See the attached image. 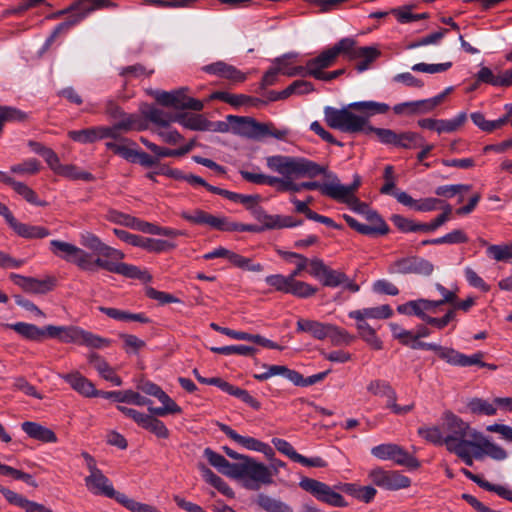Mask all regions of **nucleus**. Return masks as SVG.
Here are the masks:
<instances>
[{
	"label": "nucleus",
	"mask_w": 512,
	"mask_h": 512,
	"mask_svg": "<svg viewBox=\"0 0 512 512\" xmlns=\"http://www.w3.org/2000/svg\"><path fill=\"white\" fill-rule=\"evenodd\" d=\"M390 107L386 103L376 101L352 102L347 107L337 109L327 106L324 109V117L327 125L332 129L344 133H359L365 135L373 133L368 128H375L369 124V118L379 114H385Z\"/></svg>",
	"instance_id": "f257e3e1"
},
{
	"label": "nucleus",
	"mask_w": 512,
	"mask_h": 512,
	"mask_svg": "<svg viewBox=\"0 0 512 512\" xmlns=\"http://www.w3.org/2000/svg\"><path fill=\"white\" fill-rule=\"evenodd\" d=\"M80 243L98 255L95 260H92L94 270L98 267L130 279H138L144 283L152 280V276L147 270H141L135 265L121 262L125 258V254L118 249L106 245L95 234L91 232L81 234Z\"/></svg>",
	"instance_id": "f03ea898"
},
{
	"label": "nucleus",
	"mask_w": 512,
	"mask_h": 512,
	"mask_svg": "<svg viewBox=\"0 0 512 512\" xmlns=\"http://www.w3.org/2000/svg\"><path fill=\"white\" fill-rule=\"evenodd\" d=\"M266 165L270 170L286 178L291 176L314 178L326 172L325 167L303 157L283 155L269 156L266 158Z\"/></svg>",
	"instance_id": "7ed1b4c3"
},
{
	"label": "nucleus",
	"mask_w": 512,
	"mask_h": 512,
	"mask_svg": "<svg viewBox=\"0 0 512 512\" xmlns=\"http://www.w3.org/2000/svg\"><path fill=\"white\" fill-rule=\"evenodd\" d=\"M274 473L263 463L252 457L243 458V462H236L232 478L243 480V486L248 490L257 491L262 486L273 484Z\"/></svg>",
	"instance_id": "20e7f679"
},
{
	"label": "nucleus",
	"mask_w": 512,
	"mask_h": 512,
	"mask_svg": "<svg viewBox=\"0 0 512 512\" xmlns=\"http://www.w3.org/2000/svg\"><path fill=\"white\" fill-rule=\"evenodd\" d=\"M443 430L445 432V446L449 452L467 446V444H472V438L479 437L478 431L471 428L469 423L450 411L444 414Z\"/></svg>",
	"instance_id": "39448f33"
},
{
	"label": "nucleus",
	"mask_w": 512,
	"mask_h": 512,
	"mask_svg": "<svg viewBox=\"0 0 512 512\" xmlns=\"http://www.w3.org/2000/svg\"><path fill=\"white\" fill-rule=\"evenodd\" d=\"M50 251L55 256L77 265L82 270L94 271L92 255L76 245L61 240H52L50 241Z\"/></svg>",
	"instance_id": "423d86ee"
},
{
	"label": "nucleus",
	"mask_w": 512,
	"mask_h": 512,
	"mask_svg": "<svg viewBox=\"0 0 512 512\" xmlns=\"http://www.w3.org/2000/svg\"><path fill=\"white\" fill-rule=\"evenodd\" d=\"M435 270L434 264L417 255H410L398 258L388 266L390 274H415L423 277H429Z\"/></svg>",
	"instance_id": "0eeeda50"
},
{
	"label": "nucleus",
	"mask_w": 512,
	"mask_h": 512,
	"mask_svg": "<svg viewBox=\"0 0 512 512\" xmlns=\"http://www.w3.org/2000/svg\"><path fill=\"white\" fill-rule=\"evenodd\" d=\"M299 486L304 491L310 493L318 501H321L334 507L347 506V502L345 501L343 496L340 493L336 492L334 489H332L326 483L306 477L300 481Z\"/></svg>",
	"instance_id": "6e6552de"
},
{
	"label": "nucleus",
	"mask_w": 512,
	"mask_h": 512,
	"mask_svg": "<svg viewBox=\"0 0 512 512\" xmlns=\"http://www.w3.org/2000/svg\"><path fill=\"white\" fill-rule=\"evenodd\" d=\"M227 120L236 133L253 139L268 136V132L273 128L272 123H260L250 117L229 115Z\"/></svg>",
	"instance_id": "1a4fd4ad"
},
{
	"label": "nucleus",
	"mask_w": 512,
	"mask_h": 512,
	"mask_svg": "<svg viewBox=\"0 0 512 512\" xmlns=\"http://www.w3.org/2000/svg\"><path fill=\"white\" fill-rule=\"evenodd\" d=\"M370 480L378 487L386 490H400L408 488L411 480L398 471L375 468L369 473Z\"/></svg>",
	"instance_id": "9d476101"
},
{
	"label": "nucleus",
	"mask_w": 512,
	"mask_h": 512,
	"mask_svg": "<svg viewBox=\"0 0 512 512\" xmlns=\"http://www.w3.org/2000/svg\"><path fill=\"white\" fill-rule=\"evenodd\" d=\"M180 216L192 224L206 225L212 229L229 232L230 219L225 216H215L201 209H195L192 213L183 211Z\"/></svg>",
	"instance_id": "9b49d317"
},
{
	"label": "nucleus",
	"mask_w": 512,
	"mask_h": 512,
	"mask_svg": "<svg viewBox=\"0 0 512 512\" xmlns=\"http://www.w3.org/2000/svg\"><path fill=\"white\" fill-rule=\"evenodd\" d=\"M217 426L226 436L248 450L261 452L266 456H271L274 454L273 449L268 444L261 442L256 438L242 436L233 430L230 426L220 422L217 423Z\"/></svg>",
	"instance_id": "f8f14e48"
},
{
	"label": "nucleus",
	"mask_w": 512,
	"mask_h": 512,
	"mask_svg": "<svg viewBox=\"0 0 512 512\" xmlns=\"http://www.w3.org/2000/svg\"><path fill=\"white\" fill-rule=\"evenodd\" d=\"M83 329L78 326L47 325L48 338L58 339L62 343L81 345Z\"/></svg>",
	"instance_id": "ddd939ff"
},
{
	"label": "nucleus",
	"mask_w": 512,
	"mask_h": 512,
	"mask_svg": "<svg viewBox=\"0 0 512 512\" xmlns=\"http://www.w3.org/2000/svg\"><path fill=\"white\" fill-rule=\"evenodd\" d=\"M360 184L361 180L359 176H355L353 183L348 186L342 185L338 178L334 176L333 181L327 182V186H325V196L336 201L356 197L354 193L357 191Z\"/></svg>",
	"instance_id": "4468645a"
},
{
	"label": "nucleus",
	"mask_w": 512,
	"mask_h": 512,
	"mask_svg": "<svg viewBox=\"0 0 512 512\" xmlns=\"http://www.w3.org/2000/svg\"><path fill=\"white\" fill-rule=\"evenodd\" d=\"M10 279L15 285L21 287L27 293L45 294L52 290L53 284L50 280H39L33 277H26L12 273Z\"/></svg>",
	"instance_id": "2eb2a0df"
},
{
	"label": "nucleus",
	"mask_w": 512,
	"mask_h": 512,
	"mask_svg": "<svg viewBox=\"0 0 512 512\" xmlns=\"http://www.w3.org/2000/svg\"><path fill=\"white\" fill-rule=\"evenodd\" d=\"M63 379L78 393L85 397H98L103 394L95 388L94 384L79 372L63 375Z\"/></svg>",
	"instance_id": "dca6fc26"
},
{
	"label": "nucleus",
	"mask_w": 512,
	"mask_h": 512,
	"mask_svg": "<svg viewBox=\"0 0 512 512\" xmlns=\"http://www.w3.org/2000/svg\"><path fill=\"white\" fill-rule=\"evenodd\" d=\"M85 485L88 490L95 495H104L106 497L115 496V490L111 482L102 471L96 474H89L85 478Z\"/></svg>",
	"instance_id": "f3484780"
},
{
	"label": "nucleus",
	"mask_w": 512,
	"mask_h": 512,
	"mask_svg": "<svg viewBox=\"0 0 512 512\" xmlns=\"http://www.w3.org/2000/svg\"><path fill=\"white\" fill-rule=\"evenodd\" d=\"M320 281L324 286L332 288L343 285L345 289L353 293L358 292L360 289L359 285L349 279V277L344 272L333 270L330 267L327 268V271Z\"/></svg>",
	"instance_id": "a211bd4d"
},
{
	"label": "nucleus",
	"mask_w": 512,
	"mask_h": 512,
	"mask_svg": "<svg viewBox=\"0 0 512 512\" xmlns=\"http://www.w3.org/2000/svg\"><path fill=\"white\" fill-rule=\"evenodd\" d=\"M88 363L99 373V375L107 381L112 382L115 386H121V378L115 374L114 369L108 362L97 353H89L87 356Z\"/></svg>",
	"instance_id": "6ab92c4d"
},
{
	"label": "nucleus",
	"mask_w": 512,
	"mask_h": 512,
	"mask_svg": "<svg viewBox=\"0 0 512 512\" xmlns=\"http://www.w3.org/2000/svg\"><path fill=\"white\" fill-rule=\"evenodd\" d=\"M0 182L11 186L16 193L21 195L27 202L36 206H45L46 202L40 201L34 190L22 182L15 181L7 173L0 171Z\"/></svg>",
	"instance_id": "aec40b11"
},
{
	"label": "nucleus",
	"mask_w": 512,
	"mask_h": 512,
	"mask_svg": "<svg viewBox=\"0 0 512 512\" xmlns=\"http://www.w3.org/2000/svg\"><path fill=\"white\" fill-rule=\"evenodd\" d=\"M5 327L15 331L23 338L30 341H42L45 337L48 338V332H46V326L40 328L34 324L26 322H17L13 324H5Z\"/></svg>",
	"instance_id": "412c9836"
},
{
	"label": "nucleus",
	"mask_w": 512,
	"mask_h": 512,
	"mask_svg": "<svg viewBox=\"0 0 512 512\" xmlns=\"http://www.w3.org/2000/svg\"><path fill=\"white\" fill-rule=\"evenodd\" d=\"M393 311L387 304L378 307H369L349 312L348 316L356 322L366 321L367 319H388Z\"/></svg>",
	"instance_id": "4be33fe9"
},
{
	"label": "nucleus",
	"mask_w": 512,
	"mask_h": 512,
	"mask_svg": "<svg viewBox=\"0 0 512 512\" xmlns=\"http://www.w3.org/2000/svg\"><path fill=\"white\" fill-rule=\"evenodd\" d=\"M461 472L468 479H470L471 481L475 482L482 489H484L486 491H489V492H494L499 497H501V498H503V499H505L507 501L512 502V490L508 489L507 487L502 486V485L492 484L489 481H487V480L483 479L482 477H480L479 475L473 474L471 471H469L466 468H462Z\"/></svg>",
	"instance_id": "5701e85b"
},
{
	"label": "nucleus",
	"mask_w": 512,
	"mask_h": 512,
	"mask_svg": "<svg viewBox=\"0 0 512 512\" xmlns=\"http://www.w3.org/2000/svg\"><path fill=\"white\" fill-rule=\"evenodd\" d=\"M101 397L103 398H112L116 402L120 403H128V404H134L137 406H145L150 405L152 401L142 395H140L138 392L132 391V390H125V391H103V394H101Z\"/></svg>",
	"instance_id": "b1692460"
},
{
	"label": "nucleus",
	"mask_w": 512,
	"mask_h": 512,
	"mask_svg": "<svg viewBox=\"0 0 512 512\" xmlns=\"http://www.w3.org/2000/svg\"><path fill=\"white\" fill-rule=\"evenodd\" d=\"M479 82L493 86L509 87L512 85V69L505 70L501 75H495L488 67H482L477 73Z\"/></svg>",
	"instance_id": "393cba45"
},
{
	"label": "nucleus",
	"mask_w": 512,
	"mask_h": 512,
	"mask_svg": "<svg viewBox=\"0 0 512 512\" xmlns=\"http://www.w3.org/2000/svg\"><path fill=\"white\" fill-rule=\"evenodd\" d=\"M174 122L194 131L211 130L212 123L200 114L188 115L187 113H175Z\"/></svg>",
	"instance_id": "a878e982"
},
{
	"label": "nucleus",
	"mask_w": 512,
	"mask_h": 512,
	"mask_svg": "<svg viewBox=\"0 0 512 512\" xmlns=\"http://www.w3.org/2000/svg\"><path fill=\"white\" fill-rule=\"evenodd\" d=\"M21 428L30 438L45 443H55L57 441L56 434L51 429L46 428L36 422H23Z\"/></svg>",
	"instance_id": "bb28decb"
},
{
	"label": "nucleus",
	"mask_w": 512,
	"mask_h": 512,
	"mask_svg": "<svg viewBox=\"0 0 512 512\" xmlns=\"http://www.w3.org/2000/svg\"><path fill=\"white\" fill-rule=\"evenodd\" d=\"M329 323H322L316 320L299 319L297 321V331L309 333L318 340H324L328 337Z\"/></svg>",
	"instance_id": "cd10ccee"
},
{
	"label": "nucleus",
	"mask_w": 512,
	"mask_h": 512,
	"mask_svg": "<svg viewBox=\"0 0 512 512\" xmlns=\"http://www.w3.org/2000/svg\"><path fill=\"white\" fill-rule=\"evenodd\" d=\"M10 227L18 236L26 239H41L50 235L49 230L43 226L22 223L16 219Z\"/></svg>",
	"instance_id": "c85d7f7f"
},
{
	"label": "nucleus",
	"mask_w": 512,
	"mask_h": 512,
	"mask_svg": "<svg viewBox=\"0 0 512 512\" xmlns=\"http://www.w3.org/2000/svg\"><path fill=\"white\" fill-rule=\"evenodd\" d=\"M203 453L211 466L221 474L232 478L236 463H230L224 456L216 453L209 447L205 448Z\"/></svg>",
	"instance_id": "c756f323"
},
{
	"label": "nucleus",
	"mask_w": 512,
	"mask_h": 512,
	"mask_svg": "<svg viewBox=\"0 0 512 512\" xmlns=\"http://www.w3.org/2000/svg\"><path fill=\"white\" fill-rule=\"evenodd\" d=\"M254 502L265 512H293L290 505L266 493H259Z\"/></svg>",
	"instance_id": "7c9ffc66"
},
{
	"label": "nucleus",
	"mask_w": 512,
	"mask_h": 512,
	"mask_svg": "<svg viewBox=\"0 0 512 512\" xmlns=\"http://www.w3.org/2000/svg\"><path fill=\"white\" fill-rule=\"evenodd\" d=\"M337 56L332 48L324 50L319 56L310 59L307 62L308 73L310 76L316 77L318 72H323V69L333 65Z\"/></svg>",
	"instance_id": "2f4dec72"
},
{
	"label": "nucleus",
	"mask_w": 512,
	"mask_h": 512,
	"mask_svg": "<svg viewBox=\"0 0 512 512\" xmlns=\"http://www.w3.org/2000/svg\"><path fill=\"white\" fill-rule=\"evenodd\" d=\"M381 52L378 48L374 46H365L360 47L358 53L356 54L357 63L355 64V69L358 73H362L371 68L372 63L379 58Z\"/></svg>",
	"instance_id": "473e14b6"
},
{
	"label": "nucleus",
	"mask_w": 512,
	"mask_h": 512,
	"mask_svg": "<svg viewBox=\"0 0 512 512\" xmlns=\"http://www.w3.org/2000/svg\"><path fill=\"white\" fill-rule=\"evenodd\" d=\"M343 218L350 228L363 235H386L390 230L387 224H382L381 226L375 224H361L355 218L347 214H344Z\"/></svg>",
	"instance_id": "72a5a7b5"
},
{
	"label": "nucleus",
	"mask_w": 512,
	"mask_h": 512,
	"mask_svg": "<svg viewBox=\"0 0 512 512\" xmlns=\"http://www.w3.org/2000/svg\"><path fill=\"white\" fill-rule=\"evenodd\" d=\"M185 89L181 88L171 92L167 91H156L154 97L156 101L166 107H174L176 109H182Z\"/></svg>",
	"instance_id": "f704fd0d"
},
{
	"label": "nucleus",
	"mask_w": 512,
	"mask_h": 512,
	"mask_svg": "<svg viewBox=\"0 0 512 512\" xmlns=\"http://www.w3.org/2000/svg\"><path fill=\"white\" fill-rule=\"evenodd\" d=\"M263 368L266 369L265 372L260 374H254V378L258 381H265L273 376H283L289 381L293 383V379H295L296 370H292L284 365H263Z\"/></svg>",
	"instance_id": "c9c22d12"
},
{
	"label": "nucleus",
	"mask_w": 512,
	"mask_h": 512,
	"mask_svg": "<svg viewBox=\"0 0 512 512\" xmlns=\"http://www.w3.org/2000/svg\"><path fill=\"white\" fill-rule=\"evenodd\" d=\"M99 310L108 317L119 321H137L149 323L150 320L143 313H130L117 308L99 307Z\"/></svg>",
	"instance_id": "e433bc0d"
},
{
	"label": "nucleus",
	"mask_w": 512,
	"mask_h": 512,
	"mask_svg": "<svg viewBox=\"0 0 512 512\" xmlns=\"http://www.w3.org/2000/svg\"><path fill=\"white\" fill-rule=\"evenodd\" d=\"M368 131H373L382 144L402 149V132L387 128H368Z\"/></svg>",
	"instance_id": "4c0bfd02"
},
{
	"label": "nucleus",
	"mask_w": 512,
	"mask_h": 512,
	"mask_svg": "<svg viewBox=\"0 0 512 512\" xmlns=\"http://www.w3.org/2000/svg\"><path fill=\"white\" fill-rule=\"evenodd\" d=\"M356 328L359 336L373 349L381 350L383 348V343L376 335L375 329L366 321L356 322Z\"/></svg>",
	"instance_id": "58836bf2"
},
{
	"label": "nucleus",
	"mask_w": 512,
	"mask_h": 512,
	"mask_svg": "<svg viewBox=\"0 0 512 512\" xmlns=\"http://www.w3.org/2000/svg\"><path fill=\"white\" fill-rule=\"evenodd\" d=\"M496 404L482 398H472L467 402V409L475 415L493 416L497 412Z\"/></svg>",
	"instance_id": "ea45409f"
},
{
	"label": "nucleus",
	"mask_w": 512,
	"mask_h": 512,
	"mask_svg": "<svg viewBox=\"0 0 512 512\" xmlns=\"http://www.w3.org/2000/svg\"><path fill=\"white\" fill-rule=\"evenodd\" d=\"M100 126L91 127L83 130H72L68 132V136L75 142L82 144L94 143L101 140Z\"/></svg>",
	"instance_id": "a19ab883"
},
{
	"label": "nucleus",
	"mask_w": 512,
	"mask_h": 512,
	"mask_svg": "<svg viewBox=\"0 0 512 512\" xmlns=\"http://www.w3.org/2000/svg\"><path fill=\"white\" fill-rule=\"evenodd\" d=\"M484 357L483 352H477L473 355L467 356L462 354L456 350H454L453 357L451 359V365L460 366V367H468L472 365H478L480 367L485 366L486 363L482 361Z\"/></svg>",
	"instance_id": "79ce46f5"
},
{
	"label": "nucleus",
	"mask_w": 512,
	"mask_h": 512,
	"mask_svg": "<svg viewBox=\"0 0 512 512\" xmlns=\"http://www.w3.org/2000/svg\"><path fill=\"white\" fill-rule=\"evenodd\" d=\"M332 49L335 51L336 56L340 54L345 55L350 61L356 60V54L360 47L356 46V41L352 38H343L336 43Z\"/></svg>",
	"instance_id": "37998d69"
},
{
	"label": "nucleus",
	"mask_w": 512,
	"mask_h": 512,
	"mask_svg": "<svg viewBox=\"0 0 512 512\" xmlns=\"http://www.w3.org/2000/svg\"><path fill=\"white\" fill-rule=\"evenodd\" d=\"M139 247L145 249L148 252L160 253L174 249L176 245L166 240L147 238L142 236Z\"/></svg>",
	"instance_id": "c03bdc74"
},
{
	"label": "nucleus",
	"mask_w": 512,
	"mask_h": 512,
	"mask_svg": "<svg viewBox=\"0 0 512 512\" xmlns=\"http://www.w3.org/2000/svg\"><path fill=\"white\" fill-rule=\"evenodd\" d=\"M325 186H327L326 183H320L317 181H310V182H302V183H295L291 177L287 179V183L285 186L284 192H300L302 190H319L322 195L325 196Z\"/></svg>",
	"instance_id": "a18cd8bd"
},
{
	"label": "nucleus",
	"mask_w": 512,
	"mask_h": 512,
	"mask_svg": "<svg viewBox=\"0 0 512 512\" xmlns=\"http://www.w3.org/2000/svg\"><path fill=\"white\" fill-rule=\"evenodd\" d=\"M175 113H167L161 109L151 107L144 112L145 117L157 125L167 127L170 123L174 122Z\"/></svg>",
	"instance_id": "49530a36"
},
{
	"label": "nucleus",
	"mask_w": 512,
	"mask_h": 512,
	"mask_svg": "<svg viewBox=\"0 0 512 512\" xmlns=\"http://www.w3.org/2000/svg\"><path fill=\"white\" fill-rule=\"evenodd\" d=\"M175 113H167L161 109L151 107L144 112L145 117L157 125L167 127L170 123L174 122Z\"/></svg>",
	"instance_id": "de8ad7c7"
},
{
	"label": "nucleus",
	"mask_w": 512,
	"mask_h": 512,
	"mask_svg": "<svg viewBox=\"0 0 512 512\" xmlns=\"http://www.w3.org/2000/svg\"><path fill=\"white\" fill-rule=\"evenodd\" d=\"M210 99H218L234 107L247 105L250 96L245 94H231L224 91H216L211 94Z\"/></svg>",
	"instance_id": "09e8293b"
},
{
	"label": "nucleus",
	"mask_w": 512,
	"mask_h": 512,
	"mask_svg": "<svg viewBox=\"0 0 512 512\" xmlns=\"http://www.w3.org/2000/svg\"><path fill=\"white\" fill-rule=\"evenodd\" d=\"M212 352L222 355H242V356H253L258 350L252 346L247 345H231L223 347H211Z\"/></svg>",
	"instance_id": "8fccbe9b"
},
{
	"label": "nucleus",
	"mask_w": 512,
	"mask_h": 512,
	"mask_svg": "<svg viewBox=\"0 0 512 512\" xmlns=\"http://www.w3.org/2000/svg\"><path fill=\"white\" fill-rule=\"evenodd\" d=\"M327 338H330L333 345H349L355 339V337L349 334L345 329L333 324H329Z\"/></svg>",
	"instance_id": "3c124183"
},
{
	"label": "nucleus",
	"mask_w": 512,
	"mask_h": 512,
	"mask_svg": "<svg viewBox=\"0 0 512 512\" xmlns=\"http://www.w3.org/2000/svg\"><path fill=\"white\" fill-rule=\"evenodd\" d=\"M141 427L149 430L159 438L165 439L169 436V431L165 424L161 420L153 417L152 415L146 416Z\"/></svg>",
	"instance_id": "603ef678"
},
{
	"label": "nucleus",
	"mask_w": 512,
	"mask_h": 512,
	"mask_svg": "<svg viewBox=\"0 0 512 512\" xmlns=\"http://www.w3.org/2000/svg\"><path fill=\"white\" fill-rule=\"evenodd\" d=\"M120 121L117 122V127L124 132L131 130H142L145 128L142 119L136 114H126L119 117Z\"/></svg>",
	"instance_id": "864d4df0"
},
{
	"label": "nucleus",
	"mask_w": 512,
	"mask_h": 512,
	"mask_svg": "<svg viewBox=\"0 0 512 512\" xmlns=\"http://www.w3.org/2000/svg\"><path fill=\"white\" fill-rule=\"evenodd\" d=\"M391 460L410 469H417L420 466L419 461L399 445L396 446Z\"/></svg>",
	"instance_id": "5fc2aeb1"
},
{
	"label": "nucleus",
	"mask_w": 512,
	"mask_h": 512,
	"mask_svg": "<svg viewBox=\"0 0 512 512\" xmlns=\"http://www.w3.org/2000/svg\"><path fill=\"white\" fill-rule=\"evenodd\" d=\"M316 291L317 289L312 285L303 281H298L293 278V280L290 283L288 293L300 298H308L314 295Z\"/></svg>",
	"instance_id": "6e6d98bb"
},
{
	"label": "nucleus",
	"mask_w": 512,
	"mask_h": 512,
	"mask_svg": "<svg viewBox=\"0 0 512 512\" xmlns=\"http://www.w3.org/2000/svg\"><path fill=\"white\" fill-rule=\"evenodd\" d=\"M452 208L449 204H447L444 208L443 213L438 215L433 221L430 223H420V231L421 232H433L438 229L440 226L445 224L451 216Z\"/></svg>",
	"instance_id": "4d7b16f0"
},
{
	"label": "nucleus",
	"mask_w": 512,
	"mask_h": 512,
	"mask_svg": "<svg viewBox=\"0 0 512 512\" xmlns=\"http://www.w3.org/2000/svg\"><path fill=\"white\" fill-rule=\"evenodd\" d=\"M418 434L435 445H445V436L442 434L439 427H420Z\"/></svg>",
	"instance_id": "13d9d810"
},
{
	"label": "nucleus",
	"mask_w": 512,
	"mask_h": 512,
	"mask_svg": "<svg viewBox=\"0 0 512 512\" xmlns=\"http://www.w3.org/2000/svg\"><path fill=\"white\" fill-rule=\"evenodd\" d=\"M153 73L154 69L147 70V68L140 63L123 67L119 72L120 76L124 77L126 80L139 78L141 76H150Z\"/></svg>",
	"instance_id": "bf43d9fd"
},
{
	"label": "nucleus",
	"mask_w": 512,
	"mask_h": 512,
	"mask_svg": "<svg viewBox=\"0 0 512 512\" xmlns=\"http://www.w3.org/2000/svg\"><path fill=\"white\" fill-rule=\"evenodd\" d=\"M467 119L466 113L462 112L458 114L454 119L451 120H438L437 132H454L456 131Z\"/></svg>",
	"instance_id": "052dcab7"
},
{
	"label": "nucleus",
	"mask_w": 512,
	"mask_h": 512,
	"mask_svg": "<svg viewBox=\"0 0 512 512\" xmlns=\"http://www.w3.org/2000/svg\"><path fill=\"white\" fill-rule=\"evenodd\" d=\"M292 280H293V278L290 277L289 275L284 276L282 274L269 275L265 278V282L269 286H271V287L275 288V290L283 292V293H288L290 283Z\"/></svg>",
	"instance_id": "680f3d73"
},
{
	"label": "nucleus",
	"mask_w": 512,
	"mask_h": 512,
	"mask_svg": "<svg viewBox=\"0 0 512 512\" xmlns=\"http://www.w3.org/2000/svg\"><path fill=\"white\" fill-rule=\"evenodd\" d=\"M27 119V114L17 108L0 106V121L5 122H23Z\"/></svg>",
	"instance_id": "e2e57ef3"
},
{
	"label": "nucleus",
	"mask_w": 512,
	"mask_h": 512,
	"mask_svg": "<svg viewBox=\"0 0 512 512\" xmlns=\"http://www.w3.org/2000/svg\"><path fill=\"white\" fill-rule=\"evenodd\" d=\"M110 344L111 341L107 338L100 337L86 330L83 331L81 345L100 349L108 347Z\"/></svg>",
	"instance_id": "0e129e2a"
},
{
	"label": "nucleus",
	"mask_w": 512,
	"mask_h": 512,
	"mask_svg": "<svg viewBox=\"0 0 512 512\" xmlns=\"http://www.w3.org/2000/svg\"><path fill=\"white\" fill-rule=\"evenodd\" d=\"M391 221L402 232H419L420 231V223H415L414 221H412L408 218H405L402 215H399V214L392 215Z\"/></svg>",
	"instance_id": "69168bd1"
},
{
	"label": "nucleus",
	"mask_w": 512,
	"mask_h": 512,
	"mask_svg": "<svg viewBox=\"0 0 512 512\" xmlns=\"http://www.w3.org/2000/svg\"><path fill=\"white\" fill-rule=\"evenodd\" d=\"M106 219L112 223L123 225L128 228H132L134 216H131L129 214L117 211L115 209H110L107 211Z\"/></svg>",
	"instance_id": "338daca9"
},
{
	"label": "nucleus",
	"mask_w": 512,
	"mask_h": 512,
	"mask_svg": "<svg viewBox=\"0 0 512 512\" xmlns=\"http://www.w3.org/2000/svg\"><path fill=\"white\" fill-rule=\"evenodd\" d=\"M487 253L497 261H506L512 257V245H490Z\"/></svg>",
	"instance_id": "774afa93"
}]
</instances>
